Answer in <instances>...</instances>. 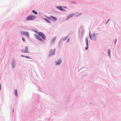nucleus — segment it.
<instances>
[{
	"mask_svg": "<svg viewBox=\"0 0 121 121\" xmlns=\"http://www.w3.org/2000/svg\"><path fill=\"white\" fill-rule=\"evenodd\" d=\"M35 32L36 33H37L40 36H41L42 37L43 39L44 40H45V36L43 33L41 32H39V33H38L37 31H35Z\"/></svg>",
	"mask_w": 121,
	"mask_h": 121,
	"instance_id": "nucleus-1",
	"label": "nucleus"
},
{
	"mask_svg": "<svg viewBox=\"0 0 121 121\" xmlns=\"http://www.w3.org/2000/svg\"><path fill=\"white\" fill-rule=\"evenodd\" d=\"M35 18V17L33 16H28L26 18V20L27 21L29 20H32Z\"/></svg>",
	"mask_w": 121,
	"mask_h": 121,
	"instance_id": "nucleus-2",
	"label": "nucleus"
},
{
	"mask_svg": "<svg viewBox=\"0 0 121 121\" xmlns=\"http://www.w3.org/2000/svg\"><path fill=\"white\" fill-rule=\"evenodd\" d=\"M55 49L53 50H51L49 54V56H51L55 54Z\"/></svg>",
	"mask_w": 121,
	"mask_h": 121,
	"instance_id": "nucleus-3",
	"label": "nucleus"
},
{
	"mask_svg": "<svg viewBox=\"0 0 121 121\" xmlns=\"http://www.w3.org/2000/svg\"><path fill=\"white\" fill-rule=\"evenodd\" d=\"M21 52L22 53H28L29 52H28V47H26L25 48V50H22Z\"/></svg>",
	"mask_w": 121,
	"mask_h": 121,
	"instance_id": "nucleus-4",
	"label": "nucleus"
},
{
	"mask_svg": "<svg viewBox=\"0 0 121 121\" xmlns=\"http://www.w3.org/2000/svg\"><path fill=\"white\" fill-rule=\"evenodd\" d=\"M21 34L22 35H26L28 37H29V33L26 32H21Z\"/></svg>",
	"mask_w": 121,
	"mask_h": 121,
	"instance_id": "nucleus-5",
	"label": "nucleus"
},
{
	"mask_svg": "<svg viewBox=\"0 0 121 121\" xmlns=\"http://www.w3.org/2000/svg\"><path fill=\"white\" fill-rule=\"evenodd\" d=\"M85 42L86 44V47L85 48L86 49H87L88 48V40L87 37L85 38Z\"/></svg>",
	"mask_w": 121,
	"mask_h": 121,
	"instance_id": "nucleus-6",
	"label": "nucleus"
},
{
	"mask_svg": "<svg viewBox=\"0 0 121 121\" xmlns=\"http://www.w3.org/2000/svg\"><path fill=\"white\" fill-rule=\"evenodd\" d=\"M48 18L49 19H52V20H53V21H56L57 19V18H56V17H54V16H51L50 17V18H49V17H48Z\"/></svg>",
	"mask_w": 121,
	"mask_h": 121,
	"instance_id": "nucleus-7",
	"label": "nucleus"
},
{
	"mask_svg": "<svg viewBox=\"0 0 121 121\" xmlns=\"http://www.w3.org/2000/svg\"><path fill=\"white\" fill-rule=\"evenodd\" d=\"M35 37L39 40L42 41H43L41 38L38 35L35 34Z\"/></svg>",
	"mask_w": 121,
	"mask_h": 121,
	"instance_id": "nucleus-8",
	"label": "nucleus"
},
{
	"mask_svg": "<svg viewBox=\"0 0 121 121\" xmlns=\"http://www.w3.org/2000/svg\"><path fill=\"white\" fill-rule=\"evenodd\" d=\"M56 38V37H54L53 38V39H52V40L51 41V44H53L54 43Z\"/></svg>",
	"mask_w": 121,
	"mask_h": 121,
	"instance_id": "nucleus-9",
	"label": "nucleus"
},
{
	"mask_svg": "<svg viewBox=\"0 0 121 121\" xmlns=\"http://www.w3.org/2000/svg\"><path fill=\"white\" fill-rule=\"evenodd\" d=\"M61 62V60H57L56 62V65H59L60 63Z\"/></svg>",
	"mask_w": 121,
	"mask_h": 121,
	"instance_id": "nucleus-10",
	"label": "nucleus"
},
{
	"mask_svg": "<svg viewBox=\"0 0 121 121\" xmlns=\"http://www.w3.org/2000/svg\"><path fill=\"white\" fill-rule=\"evenodd\" d=\"M56 8L57 9H59L61 11H64V10L63 9L62 7L60 6H57L56 7Z\"/></svg>",
	"mask_w": 121,
	"mask_h": 121,
	"instance_id": "nucleus-11",
	"label": "nucleus"
},
{
	"mask_svg": "<svg viewBox=\"0 0 121 121\" xmlns=\"http://www.w3.org/2000/svg\"><path fill=\"white\" fill-rule=\"evenodd\" d=\"M14 93L15 95L17 97L18 95L17 94V90H15L14 91Z\"/></svg>",
	"mask_w": 121,
	"mask_h": 121,
	"instance_id": "nucleus-12",
	"label": "nucleus"
},
{
	"mask_svg": "<svg viewBox=\"0 0 121 121\" xmlns=\"http://www.w3.org/2000/svg\"><path fill=\"white\" fill-rule=\"evenodd\" d=\"M73 14H70L69 16L68 17H67V19H68L69 18H70L71 17H72L73 16Z\"/></svg>",
	"mask_w": 121,
	"mask_h": 121,
	"instance_id": "nucleus-13",
	"label": "nucleus"
},
{
	"mask_svg": "<svg viewBox=\"0 0 121 121\" xmlns=\"http://www.w3.org/2000/svg\"><path fill=\"white\" fill-rule=\"evenodd\" d=\"M44 19L48 22V23H49L50 22V21L48 19L46 18H45Z\"/></svg>",
	"mask_w": 121,
	"mask_h": 121,
	"instance_id": "nucleus-14",
	"label": "nucleus"
},
{
	"mask_svg": "<svg viewBox=\"0 0 121 121\" xmlns=\"http://www.w3.org/2000/svg\"><path fill=\"white\" fill-rule=\"evenodd\" d=\"M32 12L34 13L35 14H37V12H35L34 10L32 11Z\"/></svg>",
	"mask_w": 121,
	"mask_h": 121,
	"instance_id": "nucleus-15",
	"label": "nucleus"
},
{
	"mask_svg": "<svg viewBox=\"0 0 121 121\" xmlns=\"http://www.w3.org/2000/svg\"><path fill=\"white\" fill-rule=\"evenodd\" d=\"M90 37V38L91 39H93V38H94V36H91L90 35H89Z\"/></svg>",
	"mask_w": 121,
	"mask_h": 121,
	"instance_id": "nucleus-16",
	"label": "nucleus"
},
{
	"mask_svg": "<svg viewBox=\"0 0 121 121\" xmlns=\"http://www.w3.org/2000/svg\"><path fill=\"white\" fill-rule=\"evenodd\" d=\"M67 38H68V37L67 36V37H65L63 39V40H64V41L66 40Z\"/></svg>",
	"mask_w": 121,
	"mask_h": 121,
	"instance_id": "nucleus-17",
	"label": "nucleus"
},
{
	"mask_svg": "<svg viewBox=\"0 0 121 121\" xmlns=\"http://www.w3.org/2000/svg\"><path fill=\"white\" fill-rule=\"evenodd\" d=\"M108 53L109 55H110V49H109V51L108 52Z\"/></svg>",
	"mask_w": 121,
	"mask_h": 121,
	"instance_id": "nucleus-18",
	"label": "nucleus"
},
{
	"mask_svg": "<svg viewBox=\"0 0 121 121\" xmlns=\"http://www.w3.org/2000/svg\"><path fill=\"white\" fill-rule=\"evenodd\" d=\"M26 58H29V57L28 56H25Z\"/></svg>",
	"mask_w": 121,
	"mask_h": 121,
	"instance_id": "nucleus-19",
	"label": "nucleus"
},
{
	"mask_svg": "<svg viewBox=\"0 0 121 121\" xmlns=\"http://www.w3.org/2000/svg\"><path fill=\"white\" fill-rule=\"evenodd\" d=\"M22 40H23V41H25V39H24V38H22Z\"/></svg>",
	"mask_w": 121,
	"mask_h": 121,
	"instance_id": "nucleus-20",
	"label": "nucleus"
},
{
	"mask_svg": "<svg viewBox=\"0 0 121 121\" xmlns=\"http://www.w3.org/2000/svg\"><path fill=\"white\" fill-rule=\"evenodd\" d=\"M117 41V40L116 39H115V44Z\"/></svg>",
	"mask_w": 121,
	"mask_h": 121,
	"instance_id": "nucleus-21",
	"label": "nucleus"
},
{
	"mask_svg": "<svg viewBox=\"0 0 121 121\" xmlns=\"http://www.w3.org/2000/svg\"><path fill=\"white\" fill-rule=\"evenodd\" d=\"M69 39H68V40H67V42H69Z\"/></svg>",
	"mask_w": 121,
	"mask_h": 121,
	"instance_id": "nucleus-22",
	"label": "nucleus"
},
{
	"mask_svg": "<svg viewBox=\"0 0 121 121\" xmlns=\"http://www.w3.org/2000/svg\"><path fill=\"white\" fill-rule=\"evenodd\" d=\"M21 56L22 57H24V56H23V55H21Z\"/></svg>",
	"mask_w": 121,
	"mask_h": 121,
	"instance_id": "nucleus-23",
	"label": "nucleus"
},
{
	"mask_svg": "<svg viewBox=\"0 0 121 121\" xmlns=\"http://www.w3.org/2000/svg\"><path fill=\"white\" fill-rule=\"evenodd\" d=\"M108 20H109L107 21V22H106V23H107V22H108Z\"/></svg>",
	"mask_w": 121,
	"mask_h": 121,
	"instance_id": "nucleus-24",
	"label": "nucleus"
}]
</instances>
